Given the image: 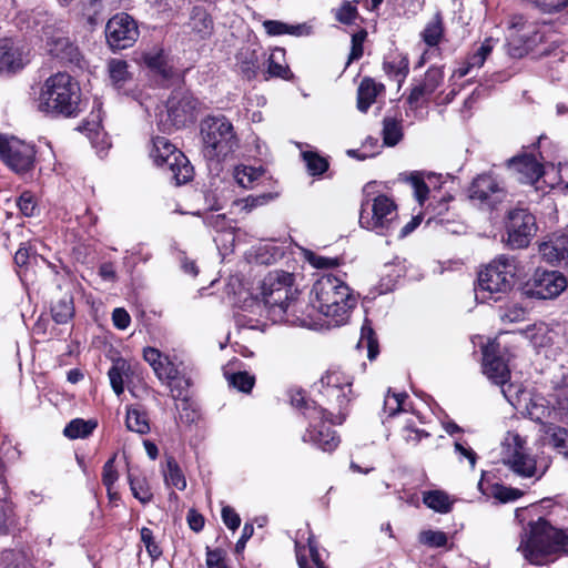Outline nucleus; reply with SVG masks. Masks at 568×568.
Returning a JSON list of instances; mask_svg holds the SVG:
<instances>
[{
	"label": "nucleus",
	"mask_w": 568,
	"mask_h": 568,
	"mask_svg": "<svg viewBox=\"0 0 568 568\" xmlns=\"http://www.w3.org/2000/svg\"><path fill=\"white\" fill-rule=\"evenodd\" d=\"M507 41L511 57L521 58L530 53L540 58L550 54L559 45L560 38L550 23L514 14L508 20Z\"/></svg>",
	"instance_id": "nucleus-1"
},
{
	"label": "nucleus",
	"mask_w": 568,
	"mask_h": 568,
	"mask_svg": "<svg viewBox=\"0 0 568 568\" xmlns=\"http://www.w3.org/2000/svg\"><path fill=\"white\" fill-rule=\"evenodd\" d=\"M262 295L274 322L302 326L310 324L307 318L300 315L304 303L297 298V290L293 286L291 273L271 272L263 281Z\"/></svg>",
	"instance_id": "nucleus-2"
},
{
	"label": "nucleus",
	"mask_w": 568,
	"mask_h": 568,
	"mask_svg": "<svg viewBox=\"0 0 568 568\" xmlns=\"http://www.w3.org/2000/svg\"><path fill=\"white\" fill-rule=\"evenodd\" d=\"M314 307L325 317L328 324L344 325L357 305V296L339 277L332 274L322 275L313 285Z\"/></svg>",
	"instance_id": "nucleus-3"
},
{
	"label": "nucleus",
	"mask_w": 568,
	"mask_h": 568,
	"mask_svg": "<svg viewBox=\"0 0 568 568\" xmlns=\"http://www.w3.org/2000/svg\"><path fill=\"white\" fill-rule=\"evenodd\" d=\"M80 98L79 83L69 73L58 72L44 81L34 105L45 115L71 118L79 112Z\"/></svg>",
	"instance_id": "nucleus-4"
},
{
	"label": "nucleus",
	"mask_w": 568,
	"mask_h": 568,
	"mask_svg": "<svg viewBox=\"0 0 568 568\" xmlns=\"http://www.w3.org/2000/svg\"><path fill=\"white\" fill-rule=\"evenodd\" d=\"M529 530L523 538L519 550L532 565H546L566 551L568 535L539 518L529 523Z\"/></svg>",
	"instance_id": "nucleus-5"
},
{
	"label": "nucleus",
	"mask_w": 568,
	"mask_h": 568,
	"mask_svg": "<svg viewBox=\"0 0 568 568\" xmlns=\"http://www.w3.org/2000/svg\"><path fill=\"white\" fill-rule=\"evenodd\" d=\"M202 154L207 162L221 163L240 148V139L225 115H210L201 121Z\"/></svg>",
	"instance_id": "nucleus-6"
},
{
	"label": "nucleus",
	"mask_w": 568,
	"mask_h": 568,
	"mask_svg": "<svg viewBox=\"0 0 568 568\" xmlns=\"http://www.w3.org/2000/svg\"><path fill=\"white\" fill-rule=\"evenodd\" d=\"M517 273L516 260L513 256L500 255L486 265L478 274L476 287L477 300L498 301L510 292Z\"/></svg>",
	"instance_id": "nucleus-7"
},
{
	"label": "nucleus",
	"mask_w": 568,
	"mask_h": 568,
	"mask_svg": "<svg viewBox=\"0 0 568 568\" xmlns=\"http://www.w3.org/2000/svg\"><path fill=\"white\" fill-rule=\"evenodd\" d=\"M359 225L378 235H387L398 225V209L393 199L378 194L362 202Z\"/></svg>",
	"instance_id": "nucleus-8"
},
{
	"label": "nucleus",
	"mask_w": 568,
	"mask_h": 568,
	"mask_svg": "<svg viewBox=\"0 0 568 568\" xmlns=\"http://www.w3.org/2000/svg\"><path fill=\"white\" fill-rule=\"evenodd\" d=\"M151 158L175 185L184 184L193 176V166L189 159L164 136L153 139Z\"/></svg>",
	"instance_id": "nucleus-9"
},
{
	"label": "nucleus",
	"mask_w": 568,
	"mask_h": 568,
	"mask_svg": "<svg viewBox=\"0 0 568 568\" xmlns=\"http://www.w3.org/2000/svg\"><path fill=\"white\" fill-rule=\"evenodd\" d=\"M199 101L187 91H174L166 101L165 111L159 115V128L172 132L194 122Z\"/></svg>",
	"instance_id": "nucleus-10"
},
{
	"label": "nucleus",
	"mask_w": 568,
	"mask_h": 568,
	"mask_svg": "<svg viewBox=\"0 0 568 568\" xmlns=\"http://www.w3.org/2000/svg\"><path fill=\"white\" fill-rule=\"evenodd\" d=\"M143 357L153 368L156 377L170 387L174 398L184 397V390L190 386V381L181 373L175 362L154 347L144 348Z\"/></svg>",
	"instance_id": "nucleus-11"
},
{
	"label": "nucleus",
	"mask_w": 568,
	"mask_h": 568,
	"mask_svg": "<svg viewBox=\"0 0 568 568\" xmlns=\"http://www.w3.org/2000/svg\"><path fill=\"white\" fill-rule=\"evenodd\" d=\"M503 462L520 477L530 478L537 474L536 459L528 453L526 440L518 434L509 433L506 437Z\"/></svg>",
	"instance_id": "nucleus-12"
},
{
	"label": "nucleus",
	"mask_w": 568,
	"mask_h": 568,
	"mask_svg": "<svg viewBox=\"0 0 568 568\" xmlns=\"http://www.w3.org/2000/svg\"><path fill=\"white\" fill-rule=\"evenodd\" d=\"M496 343L491 342L483 348V372L489 381L501 387V393L505 398L511 404L516 405V398L511 393L516 388L513 384L507 385L510 378V371L508 365L501 357L496 356ZM518 393L516 388L515 394Z\"/></svg>",
	"instance_id": "nucleus-13"
},
{
	"label": "nucleus",
	"mask_w": 568,
	"mask_h": 568,
	"mask_svg": "<svg viewBox=\"0 0 568 568\" xmlns=\"http://www.w3.org/2000/svg\"><path fill=\"white\" fill-rule=\"evenodd\" d=\"M34 158L33 145L13 136H0V160L16 173L30 171Z\"/></svg>",
	"instance_id": "nucleus-14"
},
{
	"label": "nucleus",
	"mask_w": 568,
	"mask_h": 568,
	"mask_svg": "<svg viewBox=\"0 0 568 568\" xmlns=\"http://www.w3.org/2000/svg\"><path fill=\"white\" fill-rule=\"evenodd\" d=\"M468 196L480 205L495 206L506 196V189L501 180L491 172L478 174L468 187Z\"/></svg>",
	"instance_id": "nucleus-15"
},
{
	"label": "nucleus",
	"mask_w": 568,
	"mask_h": 568,
	"mask_svg": "<svg viewBox=\"0 0 568 568\" xmlns=\"http://www.w3.org/2000/svg\"><path fill=\"white\" fill-rule=\"evenodd\" d=\"M506 227L507 243L513 248L526 247L537 231L535 216L524 209L509 212Z\"/></svg>",
	"instance_id": "nucleus-16"
},
{
	"label": "nucleus",
	"mask_w": 568,
	"mask_h": 568,
	"mask_svg": "<svg viewBox=\"0 0 568 568\" xmlns=\"http://www.w3.org/2000/svg\"><path fill=\"white\" fill-rule=\"evenodd\" d=\"M105 37L113 50L126 49L139 38L138 24L128 13H118L108 21Z\"/></svg>",
	"instance_id": "nucleus-17"
},
{
	"label": "nucleus",
	"mask_w": 568,
	"mask_h": 568,
	"mask_svg": "<svg viewBox=\"0 0 568 568\" xmlns=\"http://www.w3.org/2000/svg\"><path fill=\"white\" fill-rule=\"evenodd\" d=\"M528 286L529 293L534 297L555 298L567 287V278L556 271L537 270Z\"/></svg>",
	"instance_id": "nucleus-18"
},
{
	"label": "nucleus",
	"mask_w": 568,
	"mask_h": 568,
	"mask_svg": "<svg viewBox=\"0 0 568 568\" xmlns=\"http://www.w3.org/2000/svg\"><path fill=\"white\" fill-rule=\"evenodd\" d=\"M506 166L510 174L523 184H535L544 174L542 164L526 152L507 160Z\"/></svg>",
	"instance_id": "nucleus-19"
},
{
	"label": "nucleus",
	"mask_w": 568,
	"mask_h": 568,
	"mask_svg": "<svg viewBox=\"0 0 568 568\" xmlns=\"http://www.w3.org/2000/svg\"><path fill=\"white\" fill-rule=\"evenodd\" d=\"M444 70L440 67H430L424 78L413 87L407 103L410 108L417 109L426 102L444 83Z\"/></svg>",
	"instance_id": "nucleus-20"
},
{
	"label": "nucleus",
	"mask_w": 568,
	"mask_h": 568,
	"mask_svg": "<svg viewBox=\"0 0 568 568\" xmlns=\"http://www.w3.org/2000/svg\"><path fill=\"white\" fill-rule=\"evenodd\" d=\"M47 48L51 55L69 62L79 60V50L68 37L64 36L62 30H54L51 27L44 29Z\"/></svg>",
	"instance_id": "nucleus-21"
},
{
	"label": "nucleus",
	"mask_w": 568,
	"mask_h": 568,
	"mask_svg": "<svg viewBox=\"0 0 568 568\" xmlns=\"http://www.w3.org/2000/svg\"><path fill=\"white\" fill-rule=\"evenodd\" d=\"M315 423L316 422L311 420L310 428H307L303 435V442L313 443L324 452L334 450L339 444V439L335 432L331 426L325 424L316 426Z\"/></svg>",
	"instance_id": "nucleus-22"
},
{
	"label": "nucleus",
	"mask_w": 568,
	"mask_h": 568,
	"mask_svg": "<svg viewBox=\"0 0 568 568\" xmlns=\"http://www.w3.org/2000/svg\"><path fill=\"white\" fill-rule=\"evenodd\" d=\"M263 61L264 53L262 50L252 45L241 48L236 54L239 71L247 80L256 77Z\"/></svg>",
	"instance_id": "nucleus-23"
},
{
	"label": "nucleus",
	"mask_w": 568,
	"mask_h": 568,
	"mask_svg": "<svg viewBox=\"0 0 568 568\" xmlns=\"http://www.w3.org/2000/svg\"><path fill=\"white\" fill-rule=\"evenodd\" d=\"M26 62L23 52L10 39L0 40V72H14Z\"/></svg>",
	"instance_id": "nucleus-24"
},
{
	"label": "nucleus",
	"mask_w": 568,
	"mask_h": 568,
	"mask_svg": "<svg viewBox=\"0 0 568 568\" xmlns=\"http://www.w3.org/2000/svg\"><path fill=\"white\" fill-rule=\"evenodd\" d=\"M550 395L557 423L568 424V374L555 383Z\"/></svg>",
	"instance_id": "nucleus-25"
},
{
	"label": "nucleus",
	"mask_w": 568,
	"mask_h": 568,
	"mask_svg": "<svg viewBox=\"0 0 568 568\" xmlns=\"http://www.w3.org/2000/svg\"><path fill=\"white\" fill-rule=\"evenodd\" d=\"M264 31L271 37L290 34L294 37H307L312 34L313 28L311 24L297 23L288 24L278 20H264L262 22Z\"/></svg>",
	"instance_id": "nucleus-26"
},
{
	"label": "nucleus",
	"mask_w": 568,
	"mask_h": 568,
	"mask_svg": "<svg viewBox=\"0 0 568 568\" xmlns=\"http://www.w3.org/2000/svg\"><path fill=\"white\" fill-rule=\"evenodd\" d=\"M143 61L149 69L158 73L163 80H172L178 73L169 64L168 57L162 49L153 48L143 54Z\"/></svg>",
	"instance_id": "nucleus-27"
},
{
	"label": "nucleus",
	"mask_w": 568,
	"mask_h": 568,
	"mask_svg": "<svg viewBox=\"0 0 568 568\" xmlns=\"http://www.w3.org/2000/svg\"><path fill=\"white\" fill-rule=\"evenodd\" d=\"M555 405L551 404V395L549 394L548 398L542 396H535L530 399V403L527 405V413L532 420L542 423V424H554L556 420V416L554 414Z\"/></svg>",
	"instance_id": "nucleus-28"
},
{
	"label": "nucleus",
	"mask_w": 568,
	"mask_h": 568,
	"mask_svg": "<svg viewBox=\"0 0 568 568\" xmlns=\"http://www.w3.org/2000/svg\"><path fill=\"white\" fill-rule=\"evenodd\" d=\"M233 176L236 183L244 189H254L268 180L267 173L262 166L255 168L243 164L235 166Z\"/></svg>",
	"instance_id": "nucleus-29"
},
{
	"label": "nucleus",
	"mask_w": 568,
	"mask_h": 568,
	"mask_svg": "<svg viewBox=\"0 0 568 568\" xmlns=\"http://www.w3.org/2000/svg\"><path fill=\"white\" fill-rule=\"evenodd\" d=\"M539 252L549 263L568 258V236L565 234L554 236L539 245Z\"/></svg>",
	"instance_id": "nucleus-30"
},
{
	"label": "nucleus",
	"mask_w": 568,
	"mask_h": 568,
	"mask_svg": "<svg viewBox=\"0 0 568 568\" xmlns=\"http://www.w3.org/2000/svg\"><path fill=\"white\" fill-rule=\"evenodd\" d=\"M291 404L298 409H303V414L312 422L331 420L332 414L318 407L315 402L306 400L302 390L292 392Z\"/></svg>",
	"instance_id": "nucleus-31"
},
{
	"label": "nucleus",
	"mask_w": 568,
	"mask_h": 568,
	"mask_svg": "<svg viewBox=\"0 0 568 568\" xmlns=\"http://www.w3.org/2000/svg\"><path fill=\"white\" fill-rule=\"evenodd\" d=\"M383 83L376 82L372 78H364L357 89V108L361 112H366L376 101L378 94L384 92Z\"/></svg>",
	"instance_id": "nucleus-32"
},
{
	"label": "nucleus",
	"mask_w": 568,
	"mask_h": 568,
	"mask_svg": "<svg viewBox=\"0 0 568 568\" xmlns=\"http://www.w3.org/2000/svg\"><path fill=\"white\" fill-rule=\"evenodd\" d=\"M190 28L200 39H206L213 34L214 22L205 9L195 7L190 18Z\"/></svg>",
	"instance_id": "nucleus-33"
},
{
	"label": "nucleus",
	"mask_w": 568,
	"mask_h": 568,
	"mask_svg": "<svg viewBox=\"0 0 568 568\" xmlns=\"http://www.w3.org/2000/svg\"><path fill=\"white\" fill-rule=\"evenodd\" d=\"M125 426L130 432L141 435L150 432L149 417L144 408L139 405L126 407Z\"/></svg>",
	"instance_id": "nucleus-34"
},
{
	"label": "nucleus",
	"mask_w": 568,
	"mask_h": 568,
	"mask_svg": "<svg viewBox=\"0 0 568 568\" xmlns=\"http://www.w3.org/2000/svg\"><path fill=\"white\" fill-rule=\"evenodd\" d=\"M547 444L558 454L568 457V429L561 426L549 424L545 426Z\"/></svg>",
	"instance_id": "nucleus-35"
},
{
	"label": "nucleus",
	"mask_w": 568,
	"mask_h": 568,
	"mask_svg": "<svg viewBox=\"0 0 568 568\" xmlns=\"http://www.w3.org/2000/svg\"><path fill=\"white\" fill-rule=\"evenodd\" d=\"M126 61L121 59H112L108 63L109 75L112 84L116 90H122L131 82L132 77L128 70Z\"/></svg>",
	"instance_id": "nucleus-36"
},
{
	"label": "nucleus",
	"mask_w": 568,
	"mask_h": 568,
	"mask_svg": "<svg viewBox=\"0 0 568 568\" xmlns=\"http://www.w3.org/2000/svg\"><path fill=\"white\" fill-rule=\"evenodd\" d=\"M295 549H296V559H297L300 568H326L324 562L321 559V556L316 548V545L311 537L308 538L310 561L305 555V551H306L305 547L301 546L300 542L296 541Z\"/></svg>",
	"instance_id": "nucleus-37"
},
{
	"label": "nucleus",
	"mask_w": 568,
	"mask_h": 568,
	"mask_svg": "<svg viewBox=\"0 0 568 568\" xmlns=\"http://www.w3.org/2000/svg\"><path fill=\"white\" fill-rule=\"evenodd\" d=\"M131 491L133 496L142 504H148L153 499L149 481L142 474H134L131 470L128 474Z\"/></svg>",
	"instance_id": "nucleus-38"
},
{
	"label": "nucleus",
	"mask_w": 568,
	"mask_h": 568,
	"mask_svg": "<svg viewBox=\"0 0 568 568\" xmlns=\"http://www.w3.org/2000/svg\"><path fill=\"white\" fill-rule=\"evenodd\" d=\"M423 41L429 47L439 44L444 37V23L440 13H436L420 32Z\"/></svg>",
	"instance_id": "nucleus-39"
},
{
	"label": "nucleus",
	"mask_w": 568,
	"mask_h": 568,
	"mask_svg": "<svg viewBox=\"0 0 568 568\" xmlns=\"http://www.w3.org/2000/svg\"><path fill=\"white\" fill-rule=\"evenodd\" d=\"M383 70L400 87L408 73V60L399 55L393 57L384 61Z\"/></svg>",
	"instance_id": "nucleus-40"
},
{
	"label": "nucleus",
	"mask_w": 568,
	"mask_h": 568,
	"mask_svg": "<svg viewBox=\"0 0 568 568\" xmlns=\"http://www.w3.org/2000/svg\"><path fill=\"white\" fill-rule=\"evenodd\" d=\"M98 423L93 419L84 420L82 418L72 419L63 430L65 437L70 439L85 438L97 428Z\"/></svg>",
	"instance_id": "nucleus-41"
},
{
	"label": "nucleus",
	"mask_w": 568,
	"mask_h": 568,
	"mask_svg": "<svg viewBox=\"0 0 568 568\" xmlns=\"http://www.w3.org/2000/svg\"><path fill=\"white\" fill-rule=\"evenodd\" d=\"M18 524L14 506L7 499V496L0 498V536L8 535L16 529Z\"/></svg>",
	"instance_id": "nucleus-42"
},
{
	"label": "nucleus",
	"mask_w": 568,
	"mask_h": 568,
	"mask_svg": "<svg viewBox=\"0 0 568 568\" xmlns=\"http://www.w3.org/2000/svg\"><path fill=\"white\" fill-rule=\"evenodd\" d=\"M0 568H32L30 556L24 550H4L0 557Z\"/></svg>",
	"instance_id": "nucleus-43"
},
{
	"label": "nucleus",
	"mask_w": 568,
	"mask_h": 568,
	"mask_svg": "<svg viewBox=\"0 0 568 568\" xmlns=\"http://www.w3.org/2000/svg\"><path fill=\"white\" fill-rule=\"evenodd\" d=\"M423 501L428 508L442 514L450 511L453 506V500L445 491L442 490L424 493Z\"/></svg>",
	"instance_id": "nucleus-44"
},
{
	"label": "nucleus",
	"mask_w": 568,
	"mask_h": 568,
	"mask_svg": "<svg viewBox=\"0 0 568 568\" xmlns=\"http://www.w3.org/2000/svg\"><path fill=\"white\" fill-rule=\"evenodd\" d=\"M52 318L58 324L68 323L74 315V306L71 296H63L51 307Z\"/></svg>",
	"instance_id": "nucleus-45"
},
{
	"label": "nucleus",
	"mask_w": 568,
	"mask_h": 568,
	"mask_svg": "<svg viewBox=\"0 0 568 568\" xmlns=\"http://www.w3.org/2000/svg\"><path fill=\"white\" fill-rule=\"evenodd\" d=\"M163 475L168 485L174 486L179 490L186 488V479L173 457L166 458V468L163 470Z\"/></svg>",
	"instance_id": "nucleus-46"
},
{
	"label": "nucleus",
	"mask_w": 568,
	"mask_h": 568,
	"mask_svg": "<svg viewBox=\"0 0 568 568\" xmlns=\"http://www.w3.org/2000/svg\"><path fill=\"white\" fill-rule=\"evenodd\" d=\"M129 371V365L125 361L119 359L116 361L112 367L109 369L108 376L110 379V384L114 393L119 396L124 392V376Z\"/></svg>",
	"instance_id": "nucleus-47"
},
{
	"label": "nucleus",
	"mask_w": 568,
	"mask_h": 568,
	"mask_svg": "<svg viewBox=\"0 0 568 568\" xmlns=\"http://www.w3.org/2000/svg\"><path fill=\"white\" fill-rule=\"evenodd\" d=\"M302 158L305 162L310 175H322L328 169V162L325 158L315 151H302Z\"/></svg>",
	"instance_id": "nucleus-48"
},
{
	"label": "nucleus",
	"mask_w": 568,
	"mask_h": 568,
	"mask_svg": "<svg viewBox=\"0 0 568 568\" xmlns=\"http://www.w3.org/2000/svg\"><path fill=\"white\" fill-rule=\"evenodd\" d=\"M321 389L326 388H347L352 393L353 378L338 371L328 372L321 378Z\"/></svg>",
	"instance_id": "nucleus-49"
},
{
	"label": "nucleus",
	"mask_w": 568,
	"mask_h": 568,
	"mask_svg": "<svg viewBox=\"0 0 568 568\" xmlns=\"http://www.w3.org/2000/svg\"><path fill=\"white\" fill-rule=\"evenodd\" d=\"M403 138V128L399 120L385 118L383 121V139L388 146L396 145Z\"/></svg>",
	"instance_id": "nucleus-50"
},
{
	"label": "nucleus",
	"mask_w": 568,
	"mask_h": 568,
	"mask_svg": "<svg viewBox=\"0 0 568 568\" xmlns=\"http://www.w3.org/2000/svg\"><path fill=\"white\" fill-rule=\"evenodd\" d=\"M285 50L282 48H275L268 57L267 73L271 77L286 78L290 73V69L283 63Z\"/></svg>",
	"instance_id": "nucleus-51"
},
{
	"label": "nucleus",
	"mask_w": 568,
	"mask_h": 568,
	"mask_svg": "<svg viewBox=\"0 0 568 568\" xmlns=\"http://www.w3.org/2000/svg\"><path fill=\"white\" fill-rule=\"evenodd\" d=\"M400 180L410 184L416 200L420 205H423L429 193V189L424 181L423 174L419 172H412L408 175L400 174Z\"/></svg>",
	"instance_id": "nucleus-52"
},
{
	"label": "nucleus",
	"mask_w": 568,
	"mask_h": 568,
	"mask_svg": "<svg viewBox=\"0 0 568 568\" xmlns=\"http://www.w3.org/2000/svg\"><path fill=\"white\" fill-rule=\"evenodd\" d=\"M496 41L493 38L486 39L480 45L467 57L466 62L473 69H479L484 65L486 59L490 55Z\"/></svg>",
	"instance_id": "nucleus-53"
},
{
	"label": "nucleus",
	"mask_w": 568,
	"mask_h": 568,
	"mask_svg": "<svg viewBox=\"0 0 568 568\" xmlns=\"http://www.w3.org/2000/svg\"><path fill=\"white\" fill-rule=\"evenodd\" d=\"M335 20L343 24H352L358 18L356 2L343 1L338 7L332 9Z\"/></svg>",
	"instance_id": "nucleus-54"
},
{
	"label": "nucleus",
	"mask_w": 568,
	"mask_h": 568,
	"mask_svg": "<svg viewBox=\"0 0 568 568\" xmlns=\"http://www.w3.org/2000/svg\"><path fill=\"white\" fill-rule=\"evenodd\" d=\"M557 334L546 324H539L535 327L530 336L531 343L537 348H544L555 343Z\"/></svg>",
	"instance_id": "nucleus-55"
},
{
	"label": "nucleus",
	"mask_w": 568,
	"mask_h": 568,
	"mask_svg": "<svg viewBox=\"0 0 568 568\" xmlns=\"http://www.w3.org/2000/svg\"><path fill=\"white\" fill-rule=\"evenodd\" d=\"M357 347H366L367 348V357L373 361L376 358L378 354V344L375 338V333L371 326L363 325L361 331V338L357 343Z\"/></svg>",
	"instance_id": "nucleus-56"
},
{
	"label": "nucleus",
	"mask_w": 568,
	"mask_h": 568,
	"mask_svg": "<svg viewBox=\"0 0 568 568\" xmlns=\"http://www.w3.org/2000/svg\"><path fill=\"white\" fill-rule=\"evenodd\" d=\"M274 197H275V195H273L272 193H263L261 195H250L245 199L236 201L235 205L239 206L242 211L248 213L257 206L267 204Z\"/></svg>",
	"instance_id": "nucleus-57"
},
{
	"label": "nucleus",
	"mask_w": 568,
	"mask_h": 568,
	"mask_svg": "<svg viewBox=\"0 0 568 568\" xmlns=\"http://www.w3.org/2000/svg\"><path fill=\"white\" fill-rule=\"evenodd\" d=\"M229 384L234 388L248 393L254 386L255 378L246 372H237L227 376Z\"/></svg>",
	"instance_id": "nucleus-58"
},
{
	"label": "nucleus",
	"mask_w": 568,
	"mask_h": 568,
	"mask_svg": "<svg viewBox=\"0 0 568 568\" xmlns=\"http://www.w3.org/2000/svg\"><path fill=\"white\" fill-rule=\"evenodd\" d=\"M321 393L328 402L335 403L336 406L342 409L351 400V394L347 388H326L321 389Z\"/></svg>",
	"instance_id": "nucleus-59"
},
{
	"label": "nucleus",
	"mask_w": 568,
	"mask_h": 568,
	"mask_svg": "<svg viewBox=\"0 0 568 568\" xmlns=\"http://www.w3.org/2000/svg\"><path fill=\"white\" fill-rule=\"evenodd\" d=\"M141 541L144 544L148 555L152 560H156L162 556V550L156 544L153 531L148 527H142L140 530Z\"/></svg>",
	"instance_id": "nucleus-60"
},
{
	"label": "nucleus",
	"mask_w": 568,
	"mask_h": 568,
	"mask_svg": "<svg viewBox=\"0 0 568 568\" xmlns=\"http://www.w3.org/2000/svg\"><path fill=\"white\" fill-rule=\"evenodd\" d=\"M406 397L407 395L405 393H388L384 400V412L387 413L388 416H394L403 409Z\"/></svg>",
	"instance_id": "nucleus-61"
},
{
	"label": "nucleus",
	"mask_w": 568,
	"mask_h": 568,
	"mask_svg": "<svg viewBox=\"0 0 568 568\" xmlns=\"http://www.w3.org/2000/svg\"><path fill=\"white\" fill-rule=\"evenodd\" d=\"M429 434L424 429L416 427L414 420L406 422L403 427V438L407 444L417 445L422 438L428 437Z\"/></svg>",
	"instance_id": "nucleus-62"
},
{
	"label": "nucleus",
	"mask_w": 568,
	"mask_h": 568,
	"mask_svg": "<svg viewBox=\"0 0 568 568\" xmlns=\"http://www.w3.org/2000/svg\"><path fill=\"white\" fill-rule=\"evenodd\" d=\"M115 456L111 457L103 466L102 483L106 487L108 494L113 498L112 487L118 480V471L114 467Z\"/></svg>",
	"instance_id": "nucleus-63"
},
{
	"label": "nucleus",
	"mask_w": 568,
	"mask_h": 568,
	"mask_svg": "<svg viewBox=\"0 0 568 568\" xmlns=\"http://www.w3.org/2000/svg\"><path fill=\"white\" fill-rule=\"evenodd\" d=\"M305 257L307 262L315 268H334L337 267L341 263L339 258L337 257H325L311 251L305 253Z\"/></svg>",
	"instance_id": "nucleus-64"
}]
</instances>
